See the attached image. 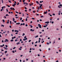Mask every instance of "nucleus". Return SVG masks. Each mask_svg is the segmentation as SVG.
<instances>
[{"label":"nucleus","instance_id":"obj_59","mask_svg":"<svg viewBox=\"0 0 62 62\" xmlns=\"http://www.w3.org/2000/svg\"><path fill=\"white\" fill-rule=\"evenodd\" d=\"M14 23H16V21H14Z\"/></svg>","mask_w":62,"mask_h":62},{"label":"nucleus","instance_id":"obj_25","mask_svg":"<svg viewBox=\"0 0 62 62\" xmlns=\"http://www.w3.org/2000/svg\"><path fill=\"white\" fill-rule=\"evenodd\" d=\"M60 6V7H62V4H60L59 5Z\"/></svg>","mask_w":62,"mask_h":62},{"label":"nucleus","instance_id":"obj_9","mask_svg":"<svg viewBox=\"0 0 62 62\" xmlns=\"http://www.w3.org/2000/svg\"><path fill=\"white\" fill-rule=\"evenodd\" d=\"M36 3L37 4H39V2L38 1H36Z\"/></svg>","mask_w":62,"mask_h":62},{"label":"nucleus","instance_id":"obj_6","mask_svg":"<svg viewBox=\"0 0 62 62\" xmlns=\"http://www.w3.org/2000/svg\"><path fill=\"white\" fill-rule=\"evenodd\" d=\"M32 29H30V31H32V32H33V31H34V29L33 30H32Z\"/></svg>","mask_w":62,"mask_h":62},{"label":"nucleus","instance_id":"obj_38","mask_svg":"<svg viewBox=\"0 0 62 62\" xmlns=\"http://www.w3.org/2000/svg\"><path fill=\"white\" fill-rule=\"evenodd\" d=\"M38 41H36L35 42V43L36 44V43H38Z\"/></svg>","mask_w":62,"mask_h":62},{"label":"nucleus","instance_id":"obj_37","mask_svg":"<svg viewBox=\"0 0 62 62\" xmlns=\"http://www.w3.org/2000/svg\"><path fill=\"white\" fill-rule=\"evenodd\" d=\"M8 1L9 3H11V1H10L9 0Z\"/></svg>","mask_w":62,"mask_h":62},{"label":"nucleus","instance_id":"obj_44","mask_svg":"<svg viewBox=\"0 0 62 62\" xmlns=\"http://www.w3.org/2000/svg\"><path fill=\"white\" fill-rule=\"evenodd\" d=\"M5 53H7V51H6L5 52Z\"/></svg>","mask_w":62,"mask_h":62},{"label":"nucleus","instance_id":"obj_62","mask_svg":"<svg viewBox=\"0 0 62 62\" xmlns=\"http://www.w3.org/2000/svg\"><path fill=\"white\" fill-rule=\"evenodd\" d=\"M25 1V0H23V2H24L25 1Z\"/></svg>","mask_w":62,"mask_h":62},{"label":"nucleus","instance_id":"obj_49","mask_svg":"<svg viewBox=\"0 0 62 62\" xmlns=\"http://www.w3.org/2000/svg\"><path fill=\"white\" fill-rule=\"evenodd\" d=\"M40 40H39V43L40 42Z\"/></svg>","mask_w":62,"mask_h":62},{"label":"nucleus","instance_id":"obj_18","mask_svg":"<svg viewBox=\"0 0 62 62\" xmlns=\"http://www.w3.org/2000/svg\"><path fill=\"white\" fill-rule=\"evenodd\" d=\"M10 41H11V42H12V41H13V39H11L10 40Z\"/></svg>","mask_w":62,"mask_h":62},{"label":"nucleus","instance_id":"obj_48","mask_svg":"<svg viewBox=\"0 0 62 62\" xmlns=\"http://www.w3.org/2000/svg\"><path fill=\"white\" fill-rule=\"evenodd\" d=\"M32 50V48H31L30 49V51H31V50Z\"/></svg>","mask_w":62,"mask_h":62},{"label":"nucleus","instance_id":"obj_19","mask_svg":"<svg viewBox=\"0 0 62 62\" xmlns=\"http://www.w3.org/2000/svg\"><path fill=\"white\" fill-rule=\"evenodd\" d=\"M13 22H14V21H15V19H14V18H13Z\"/></svg>","mask_w":62,"mask_h":62},{"label":"nucleus","instance_id":"obj_46","mask_svg":"<svg viewBox=\"0 0 62 62\" xmlns=\"http://www.w3.org/2000/svg\"><path fill=\"white\" fill-rule=\"evenodd\" d=\"M40 17H41V18H42V17H43V16H41Z\"/></svg>","mask_w":62,"mask_h":62},{"label":"nucleus","instance_id":"obj_15","mask_svg":"<svg viewBox=\"0 0 62 62\" xmlns=\"http://www.w3.org/2000/svg\"><path fill=\"white\" fill-rule=\"evenodd\" d=\"M2 21H3V23H5V21H4V19H3L2 20Z\"/></svg>","mask_w":62,"mask_h":62},{"label":"nucleus","instance_id":"obj_54","mask_svg":"<svg viewBox=\"0 0 62 62\" xmlns=\"http://www.w3.org/2000/svg\"><path fill=\"white\" fill-rule=\"evenodd\" d=\"M4 18H5V19H6V16H4Z\"/></svg>","mask_w":62,"mask_h":62},{"label":"nucleus","instance_id":"obj_63","mask_svg":"<svg viewBox=\"0 0 62 62\" xmlns=\"http://www.w3.org/2000/svg\"><path fill=\"white\" fill-rule=\"evenodd\" d=\"M31 62H33V60H31Z\"/></svg>","mask_w":62,"mask_h":62},{"label":"nucleus","instance_id":"obj_16","mask_svg":"<svg viewBox=\"0 0 62 62\" xmlns=\"http://www.w3.org/2000/svg\"><path fill=\"white\" fill-rule=\"evenodd\" d=\"M6 16H9V15H8V14H7L6 15Z\"/></svg>","mask_w":62,"mask_h":62},{"label":"nucleus","instance_id":"obj_23","mask_svg":"<svg viewBox=\"0 0 62 62\" xmlns=\"http://www.w3.org/2000/svg\"><path fill=\"white\" fill-rule=\"evenodd\" d=\"M22 20V17L20 18V21H21Z\"/></svg>","mask_w":62,"mask_h":62},{"label":"nucleus","instance_id":"obj_34","mask_svg":"<svg viewBox=\"0 0 62 62\" xmlns=\"http://www.w3.org/2000/svg\"><path fill=\"white\" fill-rule=\"evenodd\" d=\"M23 25V23H21V24H20V25L21 26V25Z\"/></svg>","mask_w":62,"mask_h":62},{"label":"nucleus","instance_id":"obj_41","mask_svg":"<svg viewBox=\"0 0 62 62\" xmlns=\"http://www.w3.org/2000/svg\"><path fill=\"white\" fill-rule=\"evenodd\" d=\"M0 47H3V46L0 45Z\"/></svg>","mask_w":62,"mask_h":62},{"label":"nucleus","instance_id":"obj_36","mask_svg":"<svg viewBox=\"0 0 62 62\" xmlns=\"http://www.w3.org/2000/svg\"><path fill=\"white\" fill-rule=\"evenodd\" d=\"M19 50H22V49L21 48H19Z\"/></svg>","mask_w":62,"mask_h":62},{"label":"nucleus","instance_id":"obj_43","mask_svg":"<svg viewBox=\"0 0 62 62\" xmlns=\"http://www.w3.org/2000/svg\"><path fill=\"white\" fill-rule=\"evenodd\" d=\"M22 39H20V41H22Z\"/></svg>","mask_w":62,"mask_h":62},{"label":"nucleus","instance_id":"obj_22","mask_svg":"<svg viewBox=\"0 0 62 62\" xmlns=\"http://www.w3.org/2000/svg\"><path fill=\"white\" fill-rule=\"evenodd\" d=\"M1 26H2V27H4V25H1Z\"/></svg>","mask_w":62,"mask_h":62},{"label":"nucleus","instance_id":"obj_4","mask_svg":"<svg viewBox=\"0 0 62 62\" xmlns=\"http://www.w3.org/2000/svg\"><path fill=\"white\" fill-rule=\"evenodd\" d=\"M4 48V49H5L6 50H7L8 49V48L7 47H3Z\"/></svg>","mask_w":62,"mask_h":62},{"label":"nucleus","instance_id":"obj_50","mask_svg":"<svg viewBox=\"0 0 62 62\" xmlns=\"http://www.w3.org/2000/svg\"><path fill=\"white\" fill-rule=\"evenodd\" d=\"M8 54H7L6 55V56H8Z\"/></svg>","mask_w":62,"mask_h":62},{"label":"nucleus","instance_id":"obj_52","mask_svg":"<svg viewBox=\"0 0 62 62\" xmlns=\"http://www.w3.org/2000/svg\"><path fill=\"white\" fill-rule=\"evenodd\" d=\"M2 3H3V0H2Z\"/></svg>","mask_w":62,"mask_h":62},{"label":"nucleus","instance_id":"obj_56","mask_svg":"<svg viewBox=\"0 0 62 62\" xmlns=\"http://www.w3.org/2000/svg\"><path fill=\"white\" fill-rule=\"evenodd\" d=\"M10 24H11V21H10Z\"/></svg>","mask_w":62,"mask_h":62},{"label":"nucleus","instance_id":"obj_45","mask_svg":"<svg viewBox=\"0 0 62 62\" xmlns=\"http://www.w3.org/2000/svg\"><path fill=\"white\" fill-rule=\"evenodd\" d=\"M16 12V13H17V14H18V12H17V11H16V12Z\"/></svg>","mask_w":62,"mask_h":62},{"label":"nucleus","instance_id":"obj_33","mask_svg":"<svg viewBox=\"0 0 62 62\" xmlns=\"http://www.w3.org/2000/svg\"><path fill=\"white\" fill-rule=\"evenodd\" d=\"M9 27L10 28H11V26L9 25Z\"/></svg>","mask_w":62,"mask_h":62},{"label":"nucleus","instance_id":"obj_27","mask_svg":"<svg viewBox=\"0 0 62 62\" xmlns=\"http://www.w3.org/2000/svg\"><path fill=\"white\" fill-rule=\"evenodd\" d=\"M16 48V47H14V48H13V49H15Z\"/></svg>","mask_w":62,"mask_h":62},{"label":"nucleus","instance_id":"obj_42","mask_svg":"<svg viewBox=\"0 0 62 62\" xmlns=\"http://www.w3.org/2000/svg\"><path fill=\"white\" fill-rule=\"evenodd\" d=\"M31 41V40H30L29 41V42H30V41Z\"/></svg>","mask_w":62,"mask_h":62},{"label":"nucleus","instance_id":"obj_47","mask_svg":"<svg viewBox=\"0 0 62 62\" xmlns=\"http://www.w3.org/2000/svg\"><path fill=\"white\" fill-rule=\"evenodd\" d=\"M25 9H27V8H26V7H25Z\"/></svg>","mask_w":62,"mask_h":62},{"label":"nucleus","instance_id":"obj_30","mask_svg":"<svg viewBox=\"0 0 62 62\" xmlns=\"http://www.w3.org/2000/svg\"><path fill=\"white\" fill-rule=\"evenodd\" d=\"M5 47H8V46L7 45H5Z\"/></svg>","mask_w":62,"mask_h":62},{"label":"nucleus","instance_id":"obj_1","mask_svg":"<svg viewBox=\"0 0 62 62\" xmlns=\"http://www.w3.org/2000/svg\"><path fill=\"white\" fill-rule=\"evenodd\" d=\"M14 31L15 32H17V33H15V34H18V32H19V31L17 30H17H15V31Z\"/></svg>","mask_w":62,"mask_h":62},{"label":"nucleus","instance_id":"obj_31","mask_svg":"<svg viewBox=\"0 0 62 62\" xmlns=\"http://www.w3.org/2000/svg\"><path fill=\"white\" fill-rule=\"evenodd\" d=\"M32 50H35V49L34 48H32Z\"/></svg>","mask_w":62,"mask_h":62},{"label":"nucleus","instance_id":"obj_53","mask_svg":"<svg viewBox=\"0 0 62 62\" xmlns=\"http://www.w3.org/2000/svg\"><path fill=\"white\" fill-rule=\"evenodd\" d=\"M12 6H13V7H15V5H13Z\"/></svg>","mask_w":62,"mask_h":62},{"label":"nucleus","instance_id":"obj_26","mask_svg":"<svg viewBox=\"0 0 62 62\" xmlns=\"http://www.w3.org/2000/svg\"><path fill=\"white\" fill-rule=\"evenodd\" d=\"M31 19H32V20H35V19L34 18H31Z\"/></svg>","mask_w":62,"mask_h":62},{"label":"nucleus","instance_id":"obj_58","mask_svg":"<svg viewBox=\"0 0 62 62\" xmlns=\"http://www.w3.org/2000/svg\"><path fill=\"white\" fill-rule=\"evenodd\" d=\"M29 6H31V4H29Z\"/></svg>","mask_w":62,"mask_h":62},{"label":"nucleus","instance_id":"obj_14","mask_svg":"<svg viewBox=\"0 0 62 62\" xmlns=\"http://www.w3.org/2000/svg\"><path fill=\"white\" fill-rule=\"evenodd\" d=\"M43 2V1H42H42H40V3H42V2Z\"/></svg>","mask_w":62,"mask_h":62},{"label":"nucleus","instance_id":"obj_55","mask_svg":"<svg viewBox=\"0 0 62 62\" xmlns=\"http://www.w3.org/2000/svg\"><path fill=\"white\" fill-rule=\"evenodd\" d=\"M26 36H25V37H24V39H26Z\"/></svg>","mask_w":62,"mask_h":62},{"label":"nucleus","instance_id":"obj_57","mask_svg":"<svg viewBox=\"0 0 62 62\" xmlns=\"http://www.w3.org/2000/svg\"><path fill=\"white\" fill-rule=\"evenodd\" d=\"M16 18H19V17H16Z\"/></svg>","mask_w":62,"mask_h":62},{"label":"nucleus","instance_id":"obj_60","mask_svg":"<svg viewBox=\"0 0 62 62\" xmlns=\"http://www.w3.org/2000/svg\"><path fill=\"white\" fill-rule=\"evenodd\" d=\"M54 23V22H53V21H52V24H53V23Z\"/></svg>","mask_w":62,"mask_h":62},{"label":"nucleus","instance_id":"obj_13","mask_svg":"<svg viewBox=\"0 0 62 62\" xmlns=\"http://www.w3.org/2000/svg\"><path fill=\"white\" fill-rule=\"evenodd\" d=\"M38 36H38V35H37L36 36H35V38H38Z\"/></svg>","mask_w":62,"mask_h":62},{"label":"nucleus","instance_id":"obj_20","mask_svg":"<svg viewBox=\"0 0 62 62\" xmlns=\"http://www.w3.org/2000/svg\"><path fill=\"white\" fill-rule=\"evenodd\" d=\"M6 10L7 12H8V9H6Z\"/></svg>","mask_w":62,"mask_h":62},{"label":"nucleus","instance_id":"obj_51","mask_svg":"<svg viewBox=\"0 0 62 62\" xmlns=\"http://www.w3.org/2000/svg\"><path fill=\"white\" fill-rule=\"evenodd\" d=\"M25 26H28V25L27 24H26V25H25Z\"/></svg>","mask_w":62,"mask_h":62},{"label":"nucleus","instance_id":"obj_61","mask_svg":"<svg viewBox=\"0 0 62 62\" xmlns=\"http://www.w3.org/2000/svg\"><path fill=\"white\" fill-rule=\"evenodd\" d=\"M36 15H37V16H39V14H37Z\"/></svg>","mask_w":62,"mask_h":62},{"label":"nucleus","instance_id":"obj_5","mask_svg":"<svg viewBox=\"0 0 62 62\" xmlns=\"http://www.w3.org/2000/svg\"><path fill=\"white\" fill-rule=\"evenodd\" d=\"M50 22H45V23H47V24H48Z\"/></svg>","mask_w":62,"mask_h":62},{"label":"nucleus","instance_id":"obj_29","mask_svg":"<svg viewBox=\"0 0 62 62\" xmlns=\"http://www.w3.org/2000/svg\"><path fill=\"white\" fill-rule=\"evenodd\" d=\"M26 21H27V18H26Z\"/></svg>","mask_w":62,"mask_h":62},{"label":"nucleus","instance_id":"obj_35","mask_svg":"<svg viewBox=\"0 0 62 62\" xmlns=\"http://www.w3.org/2000/svg\"><path fill=\"white\" fill-rule=\"evenodd\" d=\"M53 15H54V16H55V14H54V13L53 14Z\"/></svg>","mask_w":62,"mask_h":62},{"label":"nucleus","instance_id":"obj_8","mask_svg":"<svg viewBox=\"0 0 62 62\" xmlns=\"http://www.w3.org/2000/svg\"><path fill=\"white\" fill-rule=\"evenodd\" d=\"M44 13L45 14H47V11H46V12H44Z\"/></svg>","mask_w":62,"mask_h":62},{"label":"nucleus","instance_id":"obj_64","mask_svg":"<svg viewBox=\"0 0 62 62\" xmlns=\"http://www.w3.org/2000/svg\"><path fill=\"white\" fill-rule=\"evenodd\" d=\"M59 61H56V62H58Z\"/></svg>","mask_w":62,"mask_h":62},{"label":"nucleus","instance_id":"obj_3","mask_svg":"<svg viewBox=\"0 0 62 62\" xmlns=\"http://www.w3.org/2000/svg\"><path fill=\"white\" fill-rule=\"evenodd\" d=\"M12 7H11L10 8V9H11V10H15V9L14 8H13Z\"/></svg>","mask_w":62,"mask_h":62},{"label":"nucleus","instance_id":"obj_32","mask_svg":"<svg viewBox=\"0 0 62 62\" xmlns=\"http://www.w3.org/2000/svg\"><path fill=\"white\" fill-rule=\"evenodd\" d=\"M22 16L23 17L24 16V14H23V15H22Z\"/></svg>","mask_w":62,"mask_h":62},{"label":"nucleus","instance_id":"obj_39","mask_svg":"<svg viewBox=\"0 0 62 62\" xmlns=\"http://www.w3.org/2000/svg\"><path fill=\"white\" fill-rule=\"evenodd\" d=\"M33 13H35V10H34L33 11Z\"/></svg>","mask_w":62,"mask_h":62},{"label":"nucleus","instance_id":"obj_10","mask_svg":"<svg viewBox=\"0 0 62 62\" xmlns=\"http://www.w3.org/2000/svg\"><path fill=\"white\" fill-rule=\"evenodd\" d=\"M20 42H18L16 43V44L17 45H18V44H20Z\"/></svg>","mask_w":62,"mask_h":62},{"label":"nucleus","instance_id":"obj_40","mask_svg":"<svg viewBox=\"0 0 62 62\" xmlns=\"http://www.w3.org/2000/svg\"><path fill=\"white\" fill-rule=\"evenodd\" d=\"M44 42V41H43V42L42 41V42H41V43H43V42Z\"/></svg>","mask_w":62,"mask_h":62},{"label":"nucleus","instance_id":"obj_11","mask_svg":"<svg viewBox=\"0 0 62 62\" xmlns=\"http://www.w3.org/2000/svg\"><path fill=\"white\" fill-rule=\"evenodd\" d=\"M42 6V4H41V5L40 6L39 8H41Z\"/></svg>","mask_w":62,"mask_h":62},{"label":"nucleus","instance_id":"obj_12","mask_svg":"<svg viewBox=\"0 0 62 62\" xmlns=\"http://www.w3.org/2000/svg\"><path fill=\"white\" fill-rule=\"evenodd\" d=\"M5 40H6V41H7V42H8V39H6Z\"/></svg>","mask_w":62,"mask_h":62},{"label":"nucleus","instance_id":"obj_2","mask_svg":"<svg viewBox=\"0 0 62 62\" xmlns=\"http://www.w3.org/2000/svg\"><path fill=\"white\" fill-rule=\"evenodd\" d=\"M38 25L39 27L40 28H41V25H40V24H39Z\"/></svg>","mask_w":62,"mask_h":62},{"label":"nucleus","instance_id":"obj_17","mask_svg":"<svg viewBox=\"0 0 62 62\" xmlns=\"http://www.w3.org/2000/svg\"><path fill=\"white\" fill-rule=\"evenodd\" d=\"M12 52L13 53H15V51H14V50H13L12 51Z\"/></svg>","mask_w":62,"mask_h":62},{"label":"nucleus","instance_id":"obj_7","mask_svg":"<svg viewBox=\"0 0 62 62\" xmlns=\"http://www.w3.org/2000/svg\"><path fill=\"white\" fill-rule=\"evenodd\" d=\"M9 20H8V21H7V24H8V23H9Z\"/></svg>","mask_w":62,"mask_h":62},{"label":"nucleus","instance_id":"obj_21","mask_svg":"<svg viewBox=\"0 0 62 62\" xmlns=\"http://www.w3.org/2000/svg\"><path fill=\"white\" fill-rule=\"evenodd\" d=\"M24 35H25V34L23 33L22 35V36H24Z\"/></svg>","mask_w":62,"mask_h":62},{"label":"nucleus","instance_id":"obj_28","mask_svg":"<svg viewBox=\"0 0 62 62\" xmlns=\"http://www.w3.org/2000/svg\"><path fill=\"white\" fill-rule=\"evenodd\" d=\"M43 27H47L46 26H44Z\"/></svg>","mask_w":62,"mask_h":62},{"label":"nucleus","instance_id":"obj_24","mask_svg":"<svg viewBox=\"0 0 62 62\" xmlns=\"http://www.w3.org/2000/svg\"><path fill=\"white\" fill-rule=\"evenodd\" d=\"M15 41H18V40H17V39H16V40H15Z\"/></svg>","mask_w":62,"mask_h":62}]
</instances>
